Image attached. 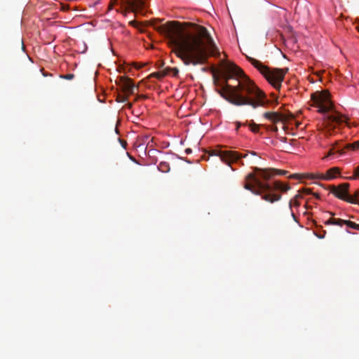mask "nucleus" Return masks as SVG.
<instances>
[{
    "mask_svg": "<svg viewBox=\"0 0 359 359\" xmlns=\"http://www.w3.org/2000/svg\"><path fill=\"white\" fill-rule=\"evenodd\" d=\"M167 34L169 46L185 65L205 64L209 57H219V50L207 29L191 24L190 29L182 28L179 23L158 27Z\"/></svg>",
    "mask_w": 359,
    "mask_h": 359,
    "instance_id": "1",
    "label": "nucleus"
},
{
    "mask_svg": "<svg viewBox=\"0 0 359 359\" xmlns=\"http://www.w3.org/2000/svg\"><path fill=\"white\" fill-rule=\"evenodd\" d=\"M223 65L222 75L212 76L215 90L223 99L235 106L248 105L254 109L269 104L266 94L241 68L229 62Z\"/></svg>",
    "mask_w": 359,
    "mask_h": 359,
    "instance_id": "2",
    "label": "nucleus"
},
{
    "mask_svg": "<svg viewBox=\"0 0 359 359\" xmlns=\"http://www.w3.org/2000/svg\"><path fill=\"white\" fill-rule=\"evenodd\" d=\"M254 172L249 173L245 178L243 187L255 195L260 196L262 199L273 203L281 199V194L276 191L286 192L290 189L289 184H285L276 180L271 183L269 181L276 175H284L287 172L275 168H259L255 167Z\"/></svg>",
    "mask_w": 359,
    "mask_h": 359,
    "instance_id": "3",
    "label": "nucleus"
},
{
    "mask_svg": "<svg viewBox=\"0 0 359 359\" xmlns=\"http://www.w3.org/2000/svg\"><path fill=\"white\" fill-rule=\"evenodd\" d=\"M313 106L318 108V111L324 114L326 124L325 134L331 135V130L335 125L341 124L346 121V118L333 110V104L327 91L316 92L311 95Z\"/></svg>",
    "mask_w": 359,
    "mask_h": 359,
    "instance_id": "4",
    "label": "nucleus"
},
{
    "mask_svg": "<svg viewBox=\"0 0 359 359\" xmlns=\"http://www.w3.org/2000/svg\"><path fill=\"white\" fill-rule=\"evenodd\" d=\"M248 60L264 76L275 88L280 89L287 69H271L259 60L247 56Z\"/></svg>",
    "mask_w": 359,
    "mask_h": 359,
    "instance_id": "5",
    "label": "nucleus"
},
{
    "mask_svg": "<svg viewBox=\"0 0 359 359\" xmlns=\"http://www.w3.org/2000/svg\"><path fill=\"white\" fill-rule=\"evenodd\" d=\"M148 0H112L109 6L112 9L114 6H119L117 11L126 15L127 13L144 14L147 7Z\"/></svg>",
    "mask_w": 359,
    "mask_h": 359,
    "instance_id": "6",
    "label": "nucleus"
},
{
    "mask_svg": "<svg viewBox=\"0 0 359 359\" xmlns=\"http://www.w3.org/2000/svg\"><path fill=\"white\" fill-rule=\"evenodd\" d=\"M349 187L348 183H343L339 186L331 185L329 189L338 198L350 203L356 204L358 201L348 194Z\"/></svg>",
    "mask_w": 359,
    "mask_h": 359,
    "instance_id": "7",
    "label": "nucleus"
},
{
    "mask_svg": "<svg viewBox=\"0 0 359 359\" xmlns=\"http://www.w3.org/2000/svg\"><path fill=\"white\" fill-rule=\"evenodd\" d=\"M212 154L219 156L222 162L228 165H231V163L238 161L239 159L245 158L248 156V153L241 154L234 151L222 149L214 150L212 151Z\"/></svg>",
    "mask_w": 359,
    "mask_h": 359,
    "instance_id": "8",
    "label": "nucleus"
},
{
    "mask_svg": "<svg viewBox=\"0 0 359 359\" xmlns=\"http://www.w3.org/2000/svg\"><path fill=\"white\" fill-rule=\"evenodd\" d=\"M264 117L272 121L273 123L285 121L286 120V117L285 115L278 112H265L264 114Z\"/></svg>",
    "mask_w": 359,
    "mask_h": 359,
    "instance_id": "9",
    "label": "nucleus"
},
{
    "mask_svg": "<svg viewBox=\"0 0 359 359\" xmlns=\"http://www.w3.org/2000/svg\"><path fill=\"white\" fill-rule=\"evenodd\" d=\"M340 170L337 167H334L329 169L326 173L321 177L322 179L325 180H331L336 177L339 174Z\"/></svg>",
    "mask_w": 359,
    "mask_h": 359,
    "instance_id": "10",
    "label": "nucleus"
},
{
    "mask_svg": "<svg viewBox=\"0 0 359 359\" xmlns=\"http://www.w3.org/2000/svg\"><path fill=\"white\" fill-rule=\"evenodd\" d=\"M301 198H302L301 194H298L293 198H292L289 202V208L291 212V216L292 217V218L294 219V221H297V217L292 210V207L293 205L295 207H299L300 205V203L298 200Z\"/></svg>",
    "mask_w": 359,
    "mask_h": 359,
    "instance_id": "11",
    "label": "nucleus"
},
{
    "mask_svg": "<svg viewBox=\"0 0 359 359\" xmlns=\"http://www.w3.org/2000/svg\"><path fill=\"white\" fill-rule=\"evenodd\" d=\"M158 22H161V20H154L151 21V26H152V27H154L156 31H158L159 33H161V34H163V35H165V37H166V39H167V40H168V43L169 44V39H168V37L167 34H165V32H161V31L158 29V27H162V26H165V25H168L170 24V23H171V22H167L166 24H164V25H158ZM172 22H176V21H172ZM177 23H179V24H180V26L182 28H184V27L182 26V25H181V23H180V22H177Z\"/></svg>",
    "mask_w": 359,
    "mask_h": 359,
    "instance_id": "12",
    "label": "nucleus"
},
{
    "mask_svg": "<svg viewBox=\"0 0 359 359\" xmlns=\"http://www.w3.org/2000/svg\"><path fill=\"white\" fill-rule=\"evenodd\" d=\"M135 87V84L133 82L132 79L128 78V82L124 83V86H122V89L124 92H126L129 94H133Z\"/></svg>",
    "mask_w": 359,
    "mask_h": 359,
    "instance_id": "13",
    "label": "nucleus"
},
{
    "mask_svg": "<svg viewBox=\"0 0 359 359\" xmlns=\"http://www.w3.org/2000/svg\"><path fill=\"white\" fill-rule=\"evenodd\" d=\"M338 144L339 143L336 142L335 145H333L332 148L329 150L327 155L325 158L332 156L336 153L343 154L344 153V149H341L339 147H338Z\"/></svg>",
    "mask_w": 359,
    "mask_h": 359,
    "instance_id": "14",
    "label": "nucleus"
},
{
    "mask_svg": "<svg viewBox=\"0 0 359 359\" xmlns=\"http://www.w3.org/2000/svg\"><path fill=\"white\" fill-rule=\"evenodd\" d=\"M345 219L331 217L327 222H325V224H332L342 226L344 224H345Z\"/></svg>",
    "mask_w": 359,
    "mask_h": 359,
    "instance_id": "15",
    "label": "nucleus"
},
{
    "mask_svg": "<svg viewBox=\"0 0 359 359\" xmlns=\"http://www.w3.org/2000/svg\"><path fill=\"white\" fill-rule=\"evenodd\" d=\"M158 169L162 172H168L170 170V165L167 162H161L158 165Z\"/></svg>",
    "mask_w": 359,
    "mask_h": 359,
    "instance_id": "16",
    "label": "nucleus"
},
{
    "mask_svg": "<svg viewBox=\"0 0 359 359\" xmlns=\"http://www.w3.org/2000/svg\"><path fill=\"white\" fill-rule=\"evenodd\" d=\"M116 82L118 86H120L122 88V86H124V83H126V82H128V77H127V76L118 77Z\"/></svg>",
    "mask_w": 359,
    "mask_h": 359,
    "instance_id": "17",
    "label": "nucleus"
},
{
    "mask_svg": "<svg viewBox=\"0 0 359 359\" xmlns=\"http://www.w3.org/2000/svg\"><path fill=\"white\" fill-rule=\"evenodd\" d=\"M345 224L351 229L359 231V224H358L353 222H351L350 220H346Z\"/></svg>",
    "mask_w": 359,
    "mask_h": 359,
    "instance_id": "18",
    "label": "nucleus"
},
{
    "mask_svg": "<svg viewBox=\"0 0 359 359\" xmlns=\"http://www.w3.org/2000/svg\"><path fill=\"white\" fill-rule=\"evenodd\" d=\"M346 148L353 150L359 149V140L354 142L353 144H346Z\"/></svg>",
    "mask_w": 359,
    "mask_h": 359,
    "instance_id": "19",
    "label": "nucleus"
},
{
    "mask_svg": "<svg viewBox=\"0 0 359 359\" xmlns=\"http://www.w3.org/2000/svg\"><path fill=\"white\" fill-rule=\"evenodd\" d=\"M249 127L252 132L258 133L259 129V125L255 123L254 122L249 124Z\"/></svg>",
    "mask_w": 359,
    "mask_h": 359,
    "instance_id": "20",
    "label": "nucleus"
},
{
    "mask_svg": "<svg viewBox=\"0 0 359 359\" xmlns=\"http://www.w3.org/2000/svg\"><path fill=\"white\" fill-rule=\"evenodd\" d=\"M359 178V167H356L353 171V175L349 177V180H357Z\"/></svg>",
    "mask_w": 359,
    "mask_h": 359,
    "instance_id": "21",
    "label": "nucleus"
},
{
    "mask_svg": "<svg viewBox=\"0 0 359 359\" xmlns=\"http://www.w3.org/2000/svg\"><path fill=\"white\" fill-rule=\"evenodd\" d=\"M128 100V96L118 95L116 98V101L118 102H125Z\"/></svg>",
    "mask_w": 359,
    "mask_h": 359,
    "instance_id": "22",
    "label": "nucleus"
},
{
    "mask_svg": "<svg viewBox=\"0 0 359 359\" xmlns=\"http://www.w3.org/2000/svg\"><path fill=\"white\" fill-rule=\"evenodd\" d=\"M165 75V74H162V73H160V72H154V73L151 74L149 75V77H155V78H157V79H161Z\"/></svg>",
    "mask_w": 359,
    "mask_h": 359,
    "instance_id": "23",
    "label": "nucleus"
},
{
    "mask_svg": "<svg viewBox=\"0 0 359 359\" xmlns=\"http://www.w3.org/2000/svg\"><path fill=\"white\" fill-rule=\"evenodd\" d=\"M60 77L62 79H67V80H72L74 78V74H65V75H60Z\"/></svg>",
    "mask_w": 359,
    "mask_h": 359,
    "instance_id": "24",
    "label": "nucleus"
},
{
    "mask_svg": "<svg viewBox=\"0 0 359 359\" xmlns=\"http://www.w3.org/2000/svg\"><path fill=\"white\" fill-rule=\"evenodd\" d=\"M351 196L353 197L354 199L357 200L358 201H359V189L355 191L353 196Z\"/></svg>",
    "mask_w": 359,
    "mask_h": 359,
    "instance_id": "25",
    "label": "nucleus"
},
{
    "mask_svg": "<svg viewBox=\"0 0 359 359\" xmlns=\"http://www.w3.org/2000/svg\"><path fill=\"white\" fill-rule=\"evenodd\" d=\"M171 70L174 76H177L179 73V70L177 68H172Z\"/></svg>",
    "mask_w": 359,
    "mask_h": 359,
    "instance_id": "26",
    "label": "nucleus"
},
{
    "mask_svg": "<svg viewBox=\"0 0 359 359\" xmlns=\"http://www.w3.org/2000/svg\"><path fill=\"white\" fill-rule=\"evenodd\" d=\"M146 97H147V96H146V95H138V96L135 98V101H137L139 99H145Z\"/></svg>",
    "mask_w": 359,
    "mask_h": 359,
    "instance_id": "27",
    "label": "nucleus"
},
{
    "mask_svg": "<svg viewBox=\"0 0 359 359\" xmlns=\"http://www.w3.org/2000/svg\"><path fill=\"white\" fill-rule=\"evenodd\" d=\"M68 8H69V6H68V5H67V4H62V8H61V9H62V11H66V10H67Z\"/></svg>",
    "mask_w": 359,
    "mask_h": 359,
    "instance_id": "28",
    "label": "nucleus"
},
{
    "mask_svg": "<svg viewBox=\"0 0 359 359\" xmlns=\"http://www.w3.org/2000/svg\"><path fill=\"white\" fill-rule=\"evenodd\" d=\"M126 107H127L128 109H132V107H133V104H132V103H130V102H128V103L126 104Z\"/></svg>",
    "mask_w": 359,
    "mask_h": 359,
    "instance_id": "29",
    "label": "nucleus"
},
{
    "mask_svg": "<svg viewBox=\"0 0 359 359\" xmlns=\"http://www.w3.org/2000/svg\"><path fill=\"white\" fill-rule=\"evenodd\" d=\"M236 130H238L243 124L240 122H236Z\"/></svg>",
    "mask_w": 359,
    "mask_h": 359,
    "instance_id": "30",
    "label": "nucleus"
},
{
    "mask_svg": "<svg viewBox=\"0 0 359 359\" xmlns=\"http://www.w3.org/2000/svg\"><path fill=\"white\" fill-rule=\"evenodd\" d=\"M290 178H297V179L299 177H298V175L294 174V175H290Z\"/></svg>",
    "mask_w": 359,
    "mask_h": 359,
    "instance_id": "31",
    "label": "nucleus"
},
{
    "mask_svg": "<svg viewBox=\"0 0 359 359\" xmlns=\"http://www.w3.org/2000/svg\"><path fill=\"white\" fill-rule=\"evenodd\" d=\"M121 144H122V146H123V147H126V142L123 141V140H121Z\"/></svg>",
    "mask_w": 359,
    "mask_h": 359,
    "instance_id": "32",
    "label": "nucleus"
},
{
    "mask_svg": "<svg viewBox=\"0 0 359 359\" xmlns=\"http://www.w3.org/2000/svg\"><path fill=\"white\" fill-rule=\"evenodd\" d=\"M280 140L283 142H286V140H287V138L283 137H281L280 138Z\"/></svg>",
    "mask_w": 359,
    "mask_h": 359,
    "instance_id": "33",
    "label": "nucleus"
},
{
    "mask_svg": "<svg viewBox=\"0 0 359 359\" xmlns=\"http://www.w3.org/2000/svg\"><path fill=\"white\" fill-rule=\"evenodd\" d=\"M185 151H186L187 154H189V153L191 152V149H187Z\"/></svg>",
    "mask_w": 359,
    "mask_h": 359,
    "instance_id": "34",
    "label": "nucleus"
},
{
    "mask_svg": "<svg viewBox=\"0 0 359 359\" xmlns=\"http://www.w3.org/2000/svg\"><path fill=\"white\" fill-rule=\"evenodd\" d=\"M272 130L276 131H276H278V128H277V126H274V127H273V128H272Z\"/></svg>",
    "mask_w": 359,
    "mask_h": 359,
    "instance_id": "35",
    "label": "nucleus"
},
{
    "mask_svg": "<svg viewBox=\"0 0 359 359\" xmlns=\"http://www.w3.org/2000/svg\"><path fill=\"white\" fill-rule=\"evenodd\" d=\"M250 154L253 155V156H256L257 155V153L255 152V151H250Z\"/></svg>",
    "mask_w": 359,
    "mask_h": 359,
    "instance_id": "36",
    "label": "nucleus"
},
{
    "mask_svg": "<svg viewBox=\"0 0 359 359\" xmlns=\"http://www.w3.org/2000/svg\"><path fill=\"white\" fill-rule=\"evenodd\" d=\"M142 67V65L135 66V67H136L137 69H140Z\"/></svg>",
    "mask_w": 359,
    "mask_h": 359,
    "instance_id": "37",
    "label": "nucleus"
},
{
    "mask_svg": "<svg viewBox=\"0 0 359 359\" xmlns=\"http://www.w3.org/2000/svg\"><path fill=\"white\" fill-rule=\"evenodd\" d=\"M356 204H358V205H359V201H358V203H357Z\"/></svg>",
    "mask_w": 359,
    "mask_h": 359,
    "instance_id": "38",
    "label": "nucleus"
},
{
    "mask_svg": "<svg viewBox=\"0 0 359 359\" xmlns=\"http://www.w3.org/2000/svg\"><path fill=\"white\" fill-rule=\"evenodd\" d=\"M358 31H359V27H358Z\"/></svg>",
    "mask_w": 359,
    "mask_h": 359,
    "instance_id": "39",
    "label": "nucleus"
}]
</instances>
